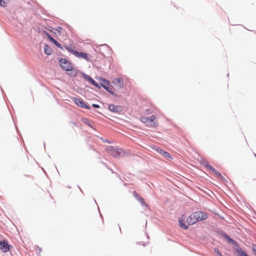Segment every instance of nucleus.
Listing matches in <instances>:
<instances>
[{"label":"nucleus","mask_w":256,"mask_h":256,"mask_svg":"<svg viewBox=\"0 0 256 256\" xmlns=\"http://www.w3.org/2000/svg\"><path fill=\"white\" fill-rule=\"evenodd\" d=\"M66 49L70 53L73 54L76 57L80 58H83L87 61L90 60V58L88 56V54L86 53L83 52H78L76 50H74L70 47L68 46H65Z\"/></svg>","instance_id":"f03ea898"},{"label":"nucleus","mask_w":256,"mask_h":256,"mask_svg":"<svg viewBox=\"0 0 256 256\" xmlns=\"http://www.w3.org/2000/svg\"><path fill=\"white\" fill-rule=\"evenodd\" d=\"M186 221H187V222L188 223V225H192V224H194L198 222L195 218V216L193 214H192L188 216V218L186 220Z\"/></svg>","instance_id":"1a4fd4ad"},{"label":"nucleus","mask_w":256,"mask_h":256,"mask_svg":"<svg viewBox=\"0 0 256 256\" xmlns=\"http://www.w3.org/2000/svg\"><path fill=\"white\" fill-rule=\"evenodd\" d=\"M104 88L109 93L114 96H116V92L114 90V87L110 84L108 86H104Z\"/></svg>","instance_id":"9b49d317"},{"label":"nucleus","mask_w":256,"mask_h":256,"mask_svg":"<svg viewBox=\"0 0 256 256\" xmlns=\"http://www.w3.org/2000/svg\"><path fill=\"white\" fill-rule=\"evenodd\" d=\"M72 100L78 106H80L82 108H87V109L90 108V106L88 105H87L82 98H76V97H72Z\"/></svg>","instance_id":"39448f33"},{"label":"nucleus","mask_w":256,"mask_h":256,"mask_svg":"<svg viewBox=\"0 0 256 256\" xmlns=\"http://www.w3.org/2000/svg\"><path fill=\"white\" fill-rule=\"evenodd\" d=\"M60 64L62 68L66 71H70L72 70V66L71 64L66 59L62 58L60 60Z\"/></svg>","instance_id":"7ed1b4c3"},{"label":"nucleus","mask_w":256,"mask_h":256,"mask_svg":"<svg viewBox=\"0 0 256 256\" xmlns=\"http://www.w3.org/2000/svg\"><path fill=\"white\" fill-rule=\"evenodd\" d=\"M84 122L86 124H87L89 126H91L90 124V122L88 120H84Z\"/></svg>","instance_id":"c85d7f7f"},{"label":"nucleus","mask_w":256,"mask_h":256,"mask_svg":"<svg viewBox=\"0 0 256 256\" xmlns=\"http://www.w3.org/2000/svg\"><path fill=\"white\" fill-rule=\"evenodd\" d=\"M192 214L197 222L204 220L208 218L206 214L202 212H196Z\"/></svg>","instance_id":"423d86ee"},{"label":"nucleus","mask_w":256,"mask_h":256,"mask_svg":"<svg viewBox=\"0 0 256 256\" xmlns=\"http://www.w3.org/2000/svg\"><path fill=\"white\" fill-rule=\"evenodd\" d=\"M36 248L40 251H41L42 250V249L38 246H36Z\"/></svg>","instance_id":"2f4dec72"},{"label":"nucleus","mask_w":256,"mask_h":256,"mask_svg":"<svg viewBox=\"0 0 256 256\" xmlns=\"http://www.w3.org/2000/svg\"><path fill=\"white\" fill-rule=\"evenodd\" d=\"M179 224L182 228L184 230H186L188 228V226L184 223L183 219H179Z\"/></svg>","instance_id":"4468645a"},{"label":"nucleus","mask_w":256,"mask_h":256,"mask_svg":"<svg viewBox=\"0 0 256 256\" xmlns=\"http://www.w3.org/2000/svg\"><path fill=\"white\" fill-rule=\"evenodd\" d=\"M214 250L217 256H222V253L218 250V248H214Z\"/></svg>","instance_id":"4be33fe9"},{"label":"nucleus","mask_w":256,"mask_h":256,"mask_svg":"<svg viewBox=\"0 0 256 256\" xmlns=\"http://www.w3.org/2000/svg\"><path fill=\"white\" fill-rule=\"evenodd\" d=\"M206 168H208L210 170L213 172H216V170L210 164H206Z\"/></svg>","instance_id":"6ab92c4d"},{"label":"nucleus","mask_w":256,"mask_h":256,"mask_svg":"<svg viewBox=\"0 0 256 256\" xmlns=\"http://www.w3.org/2000/svg\"><path fill=\"white\" fill-rule=\"evenodd\" d=\"M252 248L253 251L255 252V254H256V244H252Z\"/></svg>","instance_id":"393cba45"},{"label":"nucleus","mask_w":256,"mask_h":256,"mask_svg":"<svg viewBox=\"0 0 256 256\" xmlns=\"http://www.w3.org/2000/svg\"><path fill=\"white\" fill-rule=\"evenodd\" d=\"M92 106L95 108H100V106L97 104H92Z\"/></svg>","instance_id":"c756f323"},{"label":"nucleus","mask_w":256,"mask_h":256,"mask_svg":"<svg viewBox=\"0 0 256 256\" xmlns=\"http://www.w3.org/2000/svg\"><path fill=\"white\" fill-rule=\"evenodd\" d=\"M162 156H164L166 158L170 159L172 158V156H170V154L166 151L163 152Z\"/></svg>","instance_id":"f3484780"},{"label":"nucleus","mask_w":256,"mask_h":256,"mask_svg":"<svg viewBox=\"0 0 256 256\" xmlns=\"http://www.w3.org/2000/svg\"><path fill=\"white\" fill-rule=\"evenodd\" d=\"M99 80L100 82L101 86L104 88V86H108L110 84L109 81L104 78H100Z\"/></svg>","instance_id":"f8f14e48"},{"label":"nucleus","mask_w":256,"mask_h":256,"mask_svg":"<svg viewBox=\"0 0 256 256\" xmlns=\"http://www.w3.org/2000/svg\"><path fill=\"white\" fill-rule=\"evenodd\" d=\"M12 246L9 244L7 240H4L0 242V249L4 252H7Z\"/></svg>","instance_id":"20e7f679"},{"label":"nucleus","mask_w":256,"mask_h":256,"mask_svg":"<svg viewBox=\"0 0 256 256\" xmlns=\"http://www.w3.org/2000/svg\"><path fill=\"white\" fill-rule=\"evenodd\" d=\"M140 120L148 127H156L158 126V118L154 114L150 117L141 116Z\"/></svg>","instance_id":"f257e3e1"},{"label":"nucleus","mask_w":256,"mask_h":256,"mask_svg":"<svg viewBox=\"0 0 256 256\" xmlns=\"http://www.w3.org/2000/svg\"><path fill=\"white\" fill-rule=\"evenodd\" d=\"M109 110L113 112H120L122 110V108L120 106L110 104L108 106Z\"/></svg>","instance_id":"6e6552de"},{"label":"nucleus","mask_w":256,"mask_h":256,"mask_svg":"<svg viewBox=\"0 0 256 256\" xmlns=\"http://www.w3.org/2000/svg\"><path fill=\"white\" fill-rule=\"evenodd\" d=\"M44 50L46 54L50 55L52 53V49L48 45H45L44 47Z\"/></svg>","instance_id":"ddd939ff"},{"label":"nucleus","mask_w":256,"mask_h":256,"mask_svg":"<svg viewBox=\"0 0 256 256\" xmlns=\"http://www.w3.org/2000/svg\"><path fill=\"white\" fill-rule=\"evenodd\" d=\"M94 86L97 88H100V85L96 82V84H94Z\"/></svg>","instance_id":"7c9ffc66"},{"label":"nucleus","mask_w":256,"mask_h":256,"mask_svg":"<svg viewBox=\"0 0 256 256\" xmlns=\"http://www.w3.org/2000/svg\"><path fill=\"white\" fill-rule=\"evenodd\" d=\"M157 152L160 153V154L162 155L163 152H164V150L161 149H156Z\"/></svg>","instance_id":"a878e982"},{"label":"nucleus","mask_w":256,"mask_h":256,"mask_svg":"<svg viewBox=\"0 0 256 256\" xmlns=\"http://www.w3.org/2000/svg\"><path fill=\"white\" fill-rule=\"evenodd\" d=\"M236 251L237 252V254L239 256H244L246 255V253L242 250V248H238L236 249Z\"/></svg>","instance_id":"2eb2a0df"},{"label":"nucleus","mask_w":256,"mask_h":256,"mask_svg":"<svg viewBox=\"0 0 256 256\" xmlns=\"http://www.w3.org/2000/svg\"><path fill=\"white\" fill-rule=\"evenodd\" d=\"M146 112L147 114H150L152 113V112L150 110H146Z\"/></svg>","instance_id":"bb28decb"},{"label":"nucleus","mask_w":256,"mask_h":256,"mask_svg":"<svg viewBox=\"0 0 256 256\" xmlns=\"http://www.w3.org/2000/svg\"><path fill=\"white\" fill-rule=\"evenodd\" d=\"M244 256H248L246 254V255Z\"/></svg>","instance_id":"473e14b6"},{"label":"nucleus","mask_w":256,"mask_h":256,"mask_svg":"<svg viewBox=\"0 0 256 256\" xmlns=\"http://www.w3.org/2000/svg\"><path fill=\"white\" fill-rule=\"evenodd\" d=\"M53 42L54 44H56L60 48H61V49L62 48V45L58 42L56 40H53V42Z\"/></svg>","instance_id":"412c9836"},{"label":"nucleus","mask_w":256,"mask_h":256,"mask_svg":"<svg viewBox=\"0 0 256 256\" xmlns=\"http://www.w3.org/2000/svg\"><path fill=\"white\" fill-rule=\"evenodd\" d=\"M9 2V0H0V6L2 7L6 6Z\"/></svg>","instance_id":"dca6fc26"},{"label":"nucleus","mask_w":256,"mask_h":256,"mask_svg":"<svg viewBox=\"0 0 256 256\" xmlns=\"http://www.w3.org/2000/svg\"><path fill=\"white\" fill-rule=\"evenodd\" d=\"M86 78L90 82L92 85L94 86V84H96V82L90 76H87Z\"/></svg>","instance_id":"aec40b11"},{"label":"nucleus","mask_w":256,"mask_h":256,"mask_svg":"<svg viewBox=\"0 0 256 256\" xmlns=\"http://www.w3.org/2000/svg\"><path fill=\"white\" fill-rule=\"evenodd\" d=\"M112 83L117 89H121L124 87V80L120 78H114Z\"/></svg>","instance_id":"0eeeda50"},{"label":"nucleus","mask_w":256,"mask_h":256,"mask_svg":"<svg viewBox=\"0 0 256 256\" xmlns=\"http://www.w3.org/2000/svg\"><path fill=\"white\" fill-rule=\"evenodd\" d=\"M108 150L110 154L114 157H117L119 155L118 152L112 146L108 147Z\"/></svg>","instance_id":"9d476101"},{"label":"nucleus","mask_w":256,"mask_h":256,"mask_svg":"<svg viewBox=\"0 0 256 256\" xmlns=\"http://www.w3.org/2000/svg\"><path fill=\"white\" fill-rule=\"evenodd\" d=\"M214 173L216 174L217 176L220 178H223V176H222V175L219 172H217L216 170V172H214Z\"/></svg>","instance_id":"b1692460"},{"label":"nucleus","mask_w":256,"mask_h":256,"mask_svg":"<svg viewBox=\"0 0 256 256\" xmlns=\"http://www.w3.org/2000/svg\"><path fill=\"white\" fill-rule=\"evenodd\" d=\"M46 33V36H48V38L49 39V40L52 42H53V40H54V38H52L48 33L47 32H45Z\"/></svg>","instance_id":"5701e85b"},{"label":"nucleus","mask_w":256,"mask_h":256,"mask_svg":"<svg viewBox=\"0 0 256 256\" xmlns=\"http://www.w3.org/2000/svg\"><path fill=\"white\" fill-rule=\"evenodd\" d=\"M55 30H56V31L58 32V33L59 34H60V30H62V28H60V27H58V28H57V29H56Z\"/></svg>","instance_id":"cd10ccee"},{"label":"nucleus","mask_w":256,"mask_h":256,"mask_svg":"<svg viewBox=\"0 0 256 256\" xmlns=\"http://www.w3.org/2000/svg\"><path fill=\"white\" fill-rule=\"evenodd\" d=\"M134 194L138 200L142 203L143 202L144 200L138 194L135 192H134Z\"/></svg>","instance_id":"a211bd4d"}]
</instances>
